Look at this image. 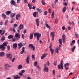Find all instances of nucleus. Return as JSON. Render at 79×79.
Listing matches in <instances>:
<instances>
[{
    "label": "nucleus",
    "mask_w": 79,
    "mask_h": 79,
    "mask_svg": "<svg viewBox=\"0 0 79 79\" xmlns=\"http://www.w3.org/2000/svg\"><path fill=\"white\" fill-rule=\"evenodd\" d=\"M51 35L52 37H54L55 36V33L53 32H52L51 33Z\"/></svg>",
    "instance_id": "ea45409f"
},
{
    "label": "nucleus",
    "mask_w": 79,
    "mask_h": 79,
    "mask_svg": "<svg viewBox=\"0 0 79 79\" xmlns=\"http://www.w3.org/2000/svg\"><path fill=\"white\" fill-rule=\"evenodd\" d=\"M2 18H3L4 19H6V15L4 13H3L2 14Z\"/></svg>",
    "instance_id": "412c9836"
},
{
    "label": "nucleus",
    "mask_w": 79,
    "mask_h": 79,
    "mask_svg": "<svg viewBox=\"0 0 79 79\" xmlns=\"http://www.w3.org/2000/svg\"><path fill=\"white\" fill-rule=\"evenodd\" d=\"M59 49H60V48L59 47L56 48V49L55 50V52L56 53H59L58 50H59Z\"/></svg>",
    "instance_id": "c756f323"
},
{
    "label": "nucleus",
    "mask_w": 79,
    "mask_h": 79,
    "mask_svg": "<svg viewBox=\"0 0 79 79\" xmlns=\"http://www.w3.org/2000/svg\"><path fill=\"white\" fill-rule=\"evenodd\" d=\"M16 15V14L15 13H12L10 15V17L11 18H13L14 16H15Z\"/></svg>",
    "instance_id": "dca6fc26"
},
{
    "label": "nucleus",
    "mask_w": 79,
    "mask_h": 79,
    "mask_svg": "<svg viewBox=\"0 0 79 79\" xmlns=\"http://www.w3.org/2000/svg\"><path fill=\"white\" fill-rule=\"evenodd\" d=\"M34 37H37V41L39 40V38L41 37V34L39 33H35L34 34Z\"/></svg>",
    "instance_id": "f257e3e1"
},
{
    "label": "nucleus",
    "mask_w": 79,
    "mask_h": 79,
    "mask_svg": "<svg viewBox=\"0 0 79 79\" xmlns=\"http://www.w3.org/2000/svg\"><path fill=\"white\" fill-rule=\"evenodd\" d=\"M23 44H22V43H19L18 44V47H19V49H21V48L22 47H23Z\"/></svg>",
    "instance_id": "ddd939ff"
},
{
    "label": "nucleus",
    "mask_w": 79,
    "mask_h": 79,
    "mask_svg": "<svg viewBox=\"0 0 79 79\" xmlns=\"http://www.w3.org/2000/svg\"><path fill=\"white\" fill-rule=\"evenodd\" d=\"M36 10L38 11V12H39V13H41L42 12V10H41L39 8H37L36 9Z\"/></svg>",
    "instance_id": "473e14b6"
},
{
    "label": "nucleus",
    "mask_w": 79,
    "mask_h": 79,
    "mask_svg": "<svg viewBox=\"0 0 79 79\" xmlns=\"http://www.w3.org/2000/svg\"><path fill=\"white\" fill-rule=\"evenodd\" d=\"M32 3H34L35 2V0H32Z\"/></svg>",
    "instance_id": "e2e57ef3"
},
{
    "label": "nucleus",
    "mask_w": 79,
    "mask_h": 79,
    "mask_svg": "<svg viewBox=\"0 0 79 79\" xmlns=\"http://www.w3.org/2000/svg\"><path fill=\"white\" fill-rule=\"evenodd\" d=\"M18 68L19 69H21L23 68L22 65L20 64L18 66Z\"/></svg>",
    "instance_id": "b1692460"
},
{
    "label": "nucleus",
    "mask_w": 79,
    "mask_h": 79,
    "mask_svg": "<svg viewBox=\"0 0 79 79\" xmlns=\"http://www.w3.org/2000/svg\"><path fill=\"white\" fill-rule=\"evenodd\" d=\"M6 48L3 44L1 45L0 46V49L2 51H4V50Z\"/></svg>",
    "instance_id": "0eeeda50"
},
{
    "label": "nucleus",
    "mask_w": 79,
    "mask_h": 79,
    "mask_svg": "<svg viewBox=\"0 0 79 79\" xmlns=\"http://www.w3.org/2000/svg\"><path fill=\"white\" fill-rule=\"evenodd\" d=\"M19 76H22L23 75V74L22 73H19Z\"/></svg>",
    "instance_id": "052dcab7"
},
{
    "label": "nucleus",
    "mask_w": 79,
    "mask_h": 79,
    "mask_svg": "<svg viewBox=\"0 0 79 79\" xmlns=\"http://www.w3.org/2000/svg\"><path fill=\"white\" fill-rule=\"evenodd\" d=\"M20 15L19 14L17 15L15 17L16 19L17 20H18V18H20Z\"/></svg>",
    "instance_id": "393cba45"
},
{
    "label": "nucleus",
    "mask_w": 79,
    "mask_h": 79,
    "mask_svg": "<svg viewBox=\"0 0 79 79\" xmlns=\"http://www.w3.org/2000/svg\"><path fill=\"white\" fill-rule=\"evenodd\" d=\"M12 40L14 42H15V41H16V38H14V39H13Z\"/></svg>",
    "instance_id": "338daca9"
},
{
    "label": "nucleus",
    "mask_w": 79,
    "mask_h": 79,
    "mask_svg": "<svg viewBox=\"0 0 79 79\" xmlns=\"http://www.w3.org/2000/svg\"><path fill=\"white\" fill-rule=\"evenodd\" d=\"M28 7H29L30 10H31L32 9V7H31V4L29 3L27 5Z\"/></svg>",
    "instance_id": "a878e982"
},
{
    "label": "nucleus",
    "mask_w": 79,
    "mask_h": 79,
    "mask_svg": "<svg viewBox=\"0 0 79 79\" xmlns=\"http://www.w3.org/2000/svg\"><path fill=\"white\" fill-rule=\"evenodd\" d=\"M29 47H31V48L33 49V50H35V48L34 46H33V44H30L29 45Z\"/></svg>",
    "instance_id": "423d86ee"
},
{
    "label": "nucleus",
    "mask_w": 79,
    "mask_h": 79,
    "mask_svg": "<svg viewBox=\"0 0 79 79\" xmlns=\"http://www.w3.org/2000/svg\"><path fill=\"white\" fill-rule=\"evenodd\" d=\"M10 3H11L12 5L16 6V2H15L14 0H11V1L10 2Z\"/></svg>",
    "instance_id": "6e6552de"
},
{
    "label": "nucleus",
    "mask_w": 79,
    "mask_h": 79,
    "mask_svg": "<svg viewBox=\"0 0 79 79\" xmlns=\"http://www.w3.org/2000/svg\"><path fill=\"white\" fill-rule=\"evenodd\" d=\"M17 47H18V44L16 43H15L13 44V48L14 49H16V48H17Z\"/></svg>",
    "instance_id": "f8f14e48"
},
{
    "label": "nucleus",
    "mask_w": 79,
    "mask_h": 79,
    "mask_svg": "<svg viewBox=\"0 0 79 79\" xmlns=\"http://www.w3.org/2000/svg\"><path fill=\"white\" fill-rule=\"evenodd\" d=\"M5 55V53L3 52H0V56H3Z\"/></svg>",
    "instance_id": "a211bd4d"
},
{
    "label": "nucleus",
    "mask_w": 79,
    "mask_h": 79,
    "mask_svg": "<svg viewBox=\"0 0 79 79\" xmlns=\"http://www.w3.org/2000/svg\"><path fill=\"white\" fill-rule=\"evenodd\" d=\"M23 28H24V26L22 24H20L19 27V30H21V29H23Z\"/></svg>",
    "instance_id": "9b49d317"
},
{
    "label": "nucleus",
    "mask_w": 79,
    "mask_h": 79,
    "mask_svg": "<svg viewBox=\"0 0 79 79\" xmlns=\"http://www.w3.org/2000/svg\"><path fill=\"white\" fill-rule=\"evenodd\" d=\"M72 42L73 43V44H75V42H76V41H75V40H73L72 41Z\"/></svg>",
    "instance_id": "bf43d9fd"
},
{
    "label": "nucleus",
    "mask_w": 79,
    "mask_h": 79,
    "mask_svg": "<svg viewBox=\"0 0 79 79\" xmlns=\"http://www.w3.org/2000/svg\"><path fill=\"white\" fill-rule=\"evenodd\" d=\"M14 27H16L17 26V24H14Z\"/></svg>",
    "instance_id": "69168bd1"
},
{
    "label": "nucleus",
    "mask_w": 79,
    "mask_h": 79,
    "mask_svg": "<svg viewBox=\"0 0 79 79\" xmlns=\"http://www.w3.org/2000/svg\"><path fill=\"white\" fill-rule=\"evenodd\" d=\"M69 64L68 63H66V64H65L64 65V68L66 67V66H69Z\"/></svg>",
    "instance_id": "4c0bfd02"
},
{
    "label": "nucleus",
    "mask_w": 79,
    "mask_h": 79,
    "mask_svg": "<svg viewBox=\"0 0 79 79\" xmlns=\"http://www.w3.org/2000/svg\"><path fill=\"white\" fill-rule=\"evenodd\" d=\"M33 15L34 17H36V16H37V12L35 11L34 13H33Z\"/></svg>",
    "instance_id": "2f4dec72"
},
{
    "label": "nucleus",
    "mask_w": 79,
    "mask_h": 79,
    "mask_svg": "<svg viewBox=\"0 0 79 79\" xmlns=\"http://www.w3.org/2000/svg\"><path fill=\"white\" fill-rule=\"evenodd\" d=\"M59 41L60 44V45H62V40H61V39H59Z\"/></svg>",
    "instance_id": "f704fd0d"
},
{
    "label": "nucleus",
    "mask_w": 79,
    "mask_h": 79,
    "mask_svg": "<svg viewBox=\"0 0 79 79\" xmlns=\"http://www.w3.org/2000/svg\"><path fill=\"white\" fill-rule=\"evenodd\" d=\"M58 1V0H55V1L54 2V3L55 5L56 4V3H57Z\"/></svg>",
    "instance_id": "6e6d98bb"
},
{
    "label": "nucleus",
    "mask_w": 79,
    "mask_h": 79,
    "mask_svg": "<svg viewBox=\"0 0 79 79\" xmlns=\"http://www.w3.org/2000/svg\"><path fill=\"white\" fill-rule=\"evenodd\" d=\"M63 5L66 6H67V3L66 2H64L63 3Z\"/></svg>",
    "instance_id": "4d7b16f0"
},
{
    "label": "nucleus",
    "mask_w": 79,
    "mask_h": 79,
    "mask_svg": "<svg viewBox=\"0 0 79 79\" xmlns=\"http://www.w3.org/2000/svg\"><path fill=\"white\" fill-rule=\"evenodd\" d=\"M55 15V14H54V11H53L52 13L51 16L52 17L51 18L52 19H53L54 18V16Z\"/></svg>",
    "instance_id": "c85d7f7f"
},
{
    "label": "nucleus",
    "mask_w": 79,
    "mask_h": 79,
    "mask_svg": "<svg viewBox=\"0 0 79 79\" xmlns=\"http://www.w3.org/2000/svg\"><path fill=\"white\" fill-rule=\"evenodd\" d=\"M50 50L51 51V53L52 55H53V53H54V51H55V50L52 49V48H50Z\"/></svg>",
    "instance_id": "6ab92c4d"
},
{
    "label": "nucleus",
    "mask_w": 79,
    "mask_h": 79,
    "mask_svg": "<svg viewBox=\"0 0 79 79\" xmlns=\"http://www.w3.org/2000/svg\"><path fill=\"white\" fill-rule=\"evenodd\" d=\"M7 48L8 50H9L10 49V45H8L7 47Z\"/></svg>",
    "instance_id": "a18cd8bd"
},
{
    "label": "nucleus",
    "mask_w": 79,
    "mask_h": 79,
    "mask_svg": "<svg viewBox=\"0 0 79 79\" xmlns=\"http://www.w3.org/2000/svg\"><path fill=\"white\" fill-rule=\"evenodd\" d=\"M30 58L29 57H27V59H26V62L27 64H29V60Z\"/></svg>",
    "instance_id": "2eb2a0df"
},
{
    "label": "nucleus",
    "mask_w": 79,
    "mask_h": 79,
    "mask_svg": "<svg viewBox=\"0 0 79 79\" xmlns=\"http://www.w3.org/2000/svg\"><path fill=\"white\" fill-rule=\"evenodd\" d=\"M8 23V20H6V22L5 23L4 25H5V26H6V24H7V23Z\"/></svg>",
    "instance_id": "8fccbe9b"
},
{
    "label": "nucleus",
    "mask_w": 79,
    "mask_h": 79,
    "mask_svg": "<svg viewBox=\"0 0 79 79\" xmlns=\"http://www.w3.org/2000/svg\"><path fill=\"white\" fill-rule=\"evenodd\" d=\"M25 49V48L24 47H23L22 48V50L20 52V54H23V52H24V50Z\"/></svg>",
    "instance_id": "5701e85b"
},
{
    "label": "nucleus",
    "mask_w": 79,
    "mask_h": 79,
    "mask_svg": "<svg viewBox=\"0 0 79 79\" xmlns=\"http://www.w3.org/2000/svg\"><path fill=\"white\" fill-rule=\"evenodd\" d=\"M48 13V12H47V11H45L44 12V15H47Z\"/></svg>",
    "instance_id": "09e8293b"
},
{
    "label": "nucleus",
    "mask_w": 79,
    "mask_h": 79,
    "mask_svg": "<svg viewBox=\"0 0 79 79\" xmlns=\"http://www.w3.org/2000/svg\"><path fill=\"white\" fill-rule=\"evenodd\" d=\"M48 11L50 13H52V9L50 8H49Z\"/></svg>",
    "instance_id": "de8ad7c7"
},
{
    "label": "nucleus",
    "mask_w": 79,
    "mask_h": 79,
    "mask_svg": "<svg viewBox=\"0 0 79 79\" xmlns=\"http://www.w3.org/2000/svg\"><path fill=\"white\" fill-rule=\"evenodd\" d=\"M8 38L9 39H13V36L12 35H10L8 36Z\"/></svg>",
    "instance_id": "bb28decb"
},
{
    "label": "nucleus",
    "mask_w": 79,
    "mask_h": 79,
    "mask_svg": "<svg viewBox=\"0 0 79 79\" xmlns=\"http://www.w3.org/2000/svg\"><path fill=\"white\" fill-rule=\"evenodd\" d=\"M26 31H27V29L24 30L23 33L24 34H26Z\"/></svg>",
    "instance_id": "13d9d810"
},
{
    "label": "nucleus",
    "mask_w": 79,
    "mask_h": 79,
    "mask_svg": "<svg viewBox=\"0 0 79 79\" xmlns=\"http://www.w3.org/2000/svg\"><path fill=\"white\" fill-rule=\"evenodd\" d=\"M71 24H72V26H73L74 27L75 24L74 21H72V23H71Z\"/></svg>",
    "instance_id": "37998d69"
},
{
    "label": "nucleus",
    "mask_w": 79,
    "mask_h": 79,
    "mask_svg": "<svg viewBox=\"0 0 79 79\" xmlns=\"http://www.w3.org/2000/svg\"><path fill=\"white\" fill-rule=\"evenodd\" d=\"M37 65V62L35 61L34 63V66H36Z\"/></svg>",
    "instance_id": "58836bf2"
},
{
    "label": "nucleus",
    "mask_w": 79,
    "mask_h": 79,
    "mask_svg": "<svg viewBox=\"0 0 79 79\" xmlns=\"http://www.w3.org/2000/svg\"><path fill=\"white\" fill-rule=\"evenodd\" d=\"M63 60H61L60 62V64L58 66V69H63Z\"/></svg>",
    "instance_id": "f03ea898"
},
{
    "label": "nucleus",
    "mask_w": 79,
    "mask_h": 79,
    "mask_svg": "<svg viewBox=\"0 0 79 79\" xmlns=\"http://www.w3.org/2000/svg\"><path fill=\"white\" fill-rule=\"evenodd\" d=\"M14 79H18L21 78V77L19 75H17L14 77Z\"/></svg>",
    "instance_id": "4468645a"
},
{
    "label": "nucleus",
    "mask_w": 79,
    "mask_h": 79,
    "mask_svg": "<svg viewBox=\"0 0 79 79\" xmlns=\"http://www.w3.org/2000/svg\"><path fill=\"white\" fill-rule=\"evenodd\" d=\"M76 49V46H74L73 47V48L72 49V52H74V50Z\"/></svg>",
    "instance_id": "e433bc0d"
},
{
    "label": "nucleus",
    "mask_w": 79,
    "mask_h": 79,
    "mask_svg": "<svg viewBox=\"0 0 79 79\" xmlns=\"http://www.w3.org/2000/svg\"><path fill=\"white\" fill-rule=\"evenodd\" d=\"M47 56V55L46 54L44 53V54H43V55L42 56H41V59L43 60V59H44V58H45V56Z\"/></svg>",
    "instance_id": "aec40b11"
},
{
    "label": "nucleus",
    "mask_w": 79,
    "mask_h": 79,
    "mask_svg": "<svg viewBox=\"0 0 79 79\" xmlns=\"http://www.w3.org/2000/svg\"><path fill=\"white\" fill-rule=\"evenodd\" d=\"M52 73L53 74H54V75L55 74L56 72H55V70H52Z\"/></svg>",
    "instance_id": "3c124183"
},
{
    "label": "nucleus",
    "mask_w": 79,
    "mask_h": 79,
    "mask_svg": "<svg viewBox=\"0 0 79 79\" xmlns=\"http://www.w3.org/2000/svg\"><path fill=\"white\" fill-rule=\"evenodd\" d=\"M44 66L45 67H44V72H48V67H45V65H44Z\"/></svg>",
    "instance_id": "1a4fd4ad"
},
{
    "label": "nucleus",
    "mask_w": 79,
    "mask_h": 79,
    "mask_svg": "<svg viewBox=\"0 0 79 79\" xmlns=\"http://www.w3.org/2000/svg\"><path fill=\"white\" fill-rule=\"evenodd\" d=\"M66 7H64L62 10V12H63V13H64L66 10Z\"/></svg>",
    "instance_id": "cd10ccee"
},
{
    "label": "nucleus",
    "mask_w": 79,
    "mask_h": 79,
    "mask_svg": "<svg viewBox=\"0 0 79 79\" xmlns=\"http://www.w3.org/2000/svg\"><path fill=\"white\" fill-rule=\"evenodd\" d=\"M62 40L63 43H64V44L66 40V36L65 35H63L62 38Z\"/></svg>",
    "instance_id": "20e7f679"
},
{
    "label": "nucleus",
    "mask_w": 79,
    "mask_h": 79,
    "mask_svg": "<svg viewBox=\"0 0 79 79\" xmlns=\"http://www.w3.org/2000/svg\"><path fill=\"white\" fill-rule=\"evenodd\" d=\"M5 37L4 35L3 36L1 40L2 41L5 40Z\"/></svg>",
    "instance_id": "79ce46f5"
},
{
    "label": "nucleus",
    "mask_w": 79,
    "mask_h": 79,
    "mask_svg": "<svg viewBox=\"0 0 79 79\" xmlns=\"http://www.w3.org/2000/svg\"><path fill=\"white\" fill-rule=\"evenodd\" d=\"M3 33H2L1 34V35H3V34H5V30H3Z\"/></svg>",
    "instance_id": "864d4df0"
},
{
    "label": "nucleus",
    "mask_w": 79,
    "mask_h": 79,
    "mask_svg": "<svg viewBox=\"0 0 79 79\" xmlns=\"http://www.w3.org/2000/svg\"><path fill=\"white\" fill-rule=\"evenodd\" d=\"M35 21L36 24L37 25V26H39V19H35Z\"/></svg>",
    "instance_id": "9d476101"
},
{
    "label": "nucleus",
    "mask_w": 79,
    "mask_h": 79,
    "mask_svg": "<svg viewBox=\"0 0 79 79\" xmlns=\"http://www.w3.org/2000/svg\"><path fill=\"white\" fill-rule=\"evenodd\" d=\"M57 64V61H56L54 62V66H56Z\"/></svg>",
    "instance_id": "49530a36"
},
{
    "label": "nucleus",
    "mask_w": 79,
    "mask_h": 79,
    "mask_svg": "<svg viewBox=\"0 0 79 79\" xmlns=\"http://www.w3.org/2000/svg\"><path fill=\"white\" fill-rule=\"evenodd\" d=\"M75 35L76 36V38H78V36L79 35V34H78V33H76L75 34Z\"/></svg>",
    "instance_id": "a19ab883"
},
{
    "label": "nucleus",
    "mask_w": 79,
    "mask_h": 79,
    "mask_svg": "<svg viewBox=\"0 0 79 79\" xmlns=\"http://www.w3.org/2000/svg\"><path fill=\"white\" fill-rule=\"evenodd\" d=\"M34 56H35L34 55H32V59H34Z\"/></svg>",
    "instance_id": "774afa93"
},
{
    "label": "nucleus",
    "mask_w": 79,
    "mask_h": 79,
    "mask_svg": "<svg viewBox=\"0 0 79 79\" xmlns=\"http://www.w3.org/2000/svg\"><path fill=\"white\" fill-rule=\"evenodd\" d=\"M15 37H18V38H20V35L19 33H17L15 35Z\"/></svg>",
    "instance_id": "f3484780"
},
{
    "label": "nucleus",
    "mask_w": 79,
    "mask_h": 79,
    "mask_svg": "<svg viewBox=\"0 0 79 79\" xmlns=\"http://www.w3.org/2000/svg\"><path fill=\"white\" fill-rule=\"evenodd\" d=\"M11 67V66L9 65L8 64H6L5 65V68L6 70H9V68Z\"/></svg>",
    "instance_id": "7ed1b4c3"
},
{
    "label": "nucleus",
    "mask_w": 79,
    "mask_h": 79,
    "mask_svg": "<svg viewBox=\"0 0 79 79\" xmlns=\"http://www.w3.org/2000/svg\"><path fill=\"white\" fill-rule=\"evenodd\" d=\"M7 58H9L11 59L12 58V55L10 53H8L6 55Z\"/></svg>",
    "instance_id": "39448f33"
},
{
    "label": "nucleus",
    "mask_w": 79,
    "mask_h": 79,
    "mask_svg": "<svg viewBox=\"0 0 79 79\" xmlns=\"http://www.w3.org/2000/svg\"><path fill=\"white\" fill-rule=\"evenodd\" d=\"M3 24V22L2 21H1L0 22V25H1V26H2V25Z\"/></svg>",
    "instance_id": "0e129e2a"
},
{
    "label": "nucleus",
    "mask_w": 79,
    "mask_h": 79,
    "mask_svg": "<svg viewBox=\"0 0 79 79\" xmlns=\"http://www.w3.org/2000/svg\"><path fill=\"white\" fill-rule=\"evenodd\" d=\"M67 28L69 31H70L71 29V28L70 26L67 27Z\"/></svg>",
    "instance_id": "c03bdc74"
},
{
    "label": "nucleus",
    "mask_w": 79,
    "mask_h": 79,
    "mask_svg": "<svg viewBox=\"0 0 79 79\" xmlns=\"http://www.w3.org/2000/svg\"><path fill=\"white\" fill-rule=\"evenodd\" d=\"M15 58L14 57L11 60L12 62H14V61H15Z\"/></svg>",
    "instance_id": "5fc2aeb1"
},
{
    "label": "nucleus",
    "mask_w": 79,
    "mask_h": 79,
    "mask_svg": "<svg viewBox=\"0 0 79 79\" xmlns=\"http://www.w3.org/2000/svg\"><path fill=\"white\" fill-rule=\"evenodd\" d=\"M30 39H33V34H31L30 35L29 37Z\"/></svg>",
    "instance_id": "72a5a7b5"
},
{
    "label": "nucleus",
    "mask_w": 79,
    "mask_h": 79,
    "mask_svg": "<svg viewBox=\"0 0 79 79\" xmlns=\"http://www.w3.org/2000/svg\"><path fill=\"white\" fill-rule=\"evenodd\" d=\"M2 45L5 47V46H7L8 45V43L6 42H4L3 43Z\"/></svg>",
    "instance_id": "7c9ffc66"
},
{
    "label": "nucleus",
    "mask_w": 79,
    "mask_h": 79,
    "mask_svg": "<svg viewBox=\"0 0 79 79\" xmlns=\"http://www.w3.org/2000/svg\"><path fill=\"white\" fill-rule=\"evenodd\" d=\"M21 73H22V74H23V73L25 72V70H21Z\"/></svg>",
    "instance_id": "603ef678"
},
{
    "label": "nucleus",
    "mask_w": 79,
    "mask_h": 79,
    "mask_svg": "<svg viewBox=\"0 0 79 79\" xmlns=\"http://www.w3.org/2000/svg\"><path fill=\"white\" fill-rule=\"evenodd\" d=\"M45 25L47 28H49V29H50V26H49V25H48V24L45 23Z\"/></svg>",
    "instance_id": "c9c22d12"
},
{
    "label": "nucleus",
    "mask_w": 79,
    "mask_h": 79,
    "mask_svg": "<svg viewBox=\"0 0 79 79\" xmlns=\"http://www.w3.org/2000/svg\"><path fill=\"white\" fill-rule=\"evenodd\" d=\"M17 3H20V0H17Z\"/></svg>",
    "instance_id": "680f3d73"
},
{
    "label": "nucleus",
    "mask_w": 79,
    "mask_h": 79,
    "mask_svg": "<svg viewBox=\"0 0 79 79\" xmlns=\"http://www.w3.org/2000/svg\"><path fill=\"white\" fill-rule=\"evenodd\" d=\"M11 11L10 10H8L6 12V15H9L11 14Z\"/></svg>",
    "instance_id": "4be33fe9"
}]
</instances>
